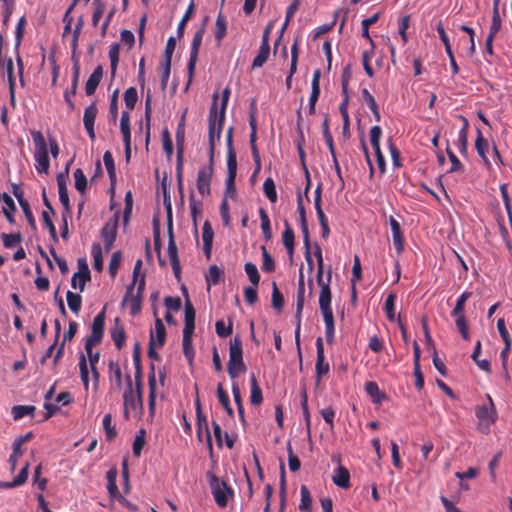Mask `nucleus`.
<instances>
[{"mask_svg":"<svg viewBox=\"0 0 512 512\" xmlns=\"http://www.w3.org/2000/svg\"><path fill=\"white\" fill-rule=\"evenodd\" d=\"M103 162L111 180L115 178V166L114 159L111 152L106 151L103 155Z\"/></svg>","mask_w":512,"mask_h":512,"instance_id":"obj_63","label":"nucleus"},{"mask_svg":"<svg viewBox=\"0 0 512 512\" xmlns=\"http://www.w3.org/2000/svg\"><path fill=\"white\" fill-rule=\"evenodd\" d=\"M332 480H333V483L340 488L347 489L350 487V473L342 465H339L334 470Z\"/></svg>","mask_w":512,"mask_h":512,"instance_id":"obj_19","label":"nucleus"},{"mask_svg":"<svg viewBox=\"0 0 512 512\" xmlns=\"http://www.w3.org/2000/svg\"><path fill=\"white\" fill-rule=\"evenodd\" d=\"M34 143L35 169L40 174H48L50 161L48 154V145L41 131H30Z\"/></svg>","mask_w":512,"mask_h":512,"instance_id":"obj_2","label":"nucleus"},{"mask_svg":"<svg viewBox=\"0 0 512 512\" xmlns=\"http://www.w3.org/2000/svg\"><path fill=\"white\" fill-rule=\"evenodd\" d=\"M103 427H104L106 439L109 440V441L113 440L116 437V435H117V431L115 429V426L112 425V416H111V414L104 415V417H103Z\"/></svg>","mask_w":512,"mask_h":512,"instance_id":"obj_46","label":"nucleus"},{"mask_svg":"<svg viewBox=\"0 0 512 512\" xmlns=\"http://www.w3.org/2000/svg\"><path fill=\"white\" fill-rule=\"evenodd\" d=\"M117 227L118 218L117 216H114L113 218H110L109 220L106 221L101 230V236L104 240V248L106 252H109L114 244L117 233Z\"/></svg>","mask_w":512,"mask_h":512,"instance_id":"obj_12","label":"nucleus"},{"mask_svg":"<svg viewBox=\"0 0 512 512\" xmlns=\"http://www.w3.org/2000/svg\"><path fill=\"white\" fill-rule=\"evenodd\" d=\"M90 280V272L86 263H84V270H79L74 273L71 279V285L74 289L79 288L80 291L84 290L85 284Z\"/></svg>","mask_w":512,"mask_h":512,"instance_id":"obj_21","label":"nucleus"},{"mask_svg":"<svg viewBox=\"0 0 512 512\" xmlns=\"http://www.w3.org/2000/svg\"><path fill=\"white\" fill-rule=\"evenodd\" d=\"M78 77H79V68L76 65L74 67V75H73V80H72V87L70 88V91L67 90L64 93V99H65L66 103L69 105V107L71 109L74 108V103L71 100V97L76 94L77 84H78Z\"/></svg>","mask_w":512,"mask_h":512,"instance_id":"obj_37","label":"nucleus"},{"mask_svg":"<svg viewBox=\"0 0 512 512\" xmlns=\"http://www.w3.org/2000/svg\"><path fill=\"white\" fill-rule=\"evenodd\" d=\"M263 265L262 269L266 272H273L275 270V263L272 256L268 253L265 246H261Z\"/></svg>","mask_w":512,"mask_h":512,"instance_id":"obj_56","label":"nucleus"},{"mask_svg":"<svg viewBox=\"0 0 512 512\" xmlns=\"http://www.w3.org/2000/svg\"><path fill=\"white\" fill-rule=\"evenodd\" d=\"M66 299H67L69 309L73 313L78 314V312L81 309V303H82L81 296L79 294L68 291L66 294Z\"/></svg>","mask_w":512,"mask_h":512,"instance_id":"obj_41","label":"nucleus"},{"mask_svg":"<svg viewBox=\"0 0 512 512\" xmlns=\"http://www.w3.org/2000/svg\"><path fill=\"white\" fill-rule=\"evenodd\" d=\"M315 256L317 259V283L320 286L319 293V307L323 316V320L325 323V337L328 343H333L334 341V316L331 308V290H330V282H331V271L328 272L326 280L323 277V256L321 249L317 247L315 252Z\"/></svg>","mask_w":512,"mask_h":512,"instance_id":"obj_1","label":"nucleus"},{"mask_svg":"<svg viewBox=\"0 0 512 512\" xmlns=\"http://www.w3.org/2000/svg\"><path fill=\"white\" fill-rule=\"evenodd\" d=\"M91 253L93 256V267L97 271H101L103 268V259H102V248L99 243H93Z\"/></svg>","mask_w":512,"mask_h":512,"instance_id":"obj_43","label":"nucleus"},{"mask_svg":"<svg viewBox=\"0 0 512 512\" xmlns=\"http://www.w3.org/2000/svg\"><path fill=\"white\" fill-rule=\"evenodd\" d=\"M244 269L252 285L258 286L260 281V274L258 272L256 265L251 262H247L244 265Z\"/></svg>","mask_w":512,"mask_h":512,"instance_id":"obj_50","label":"nucleus"},{"mask_svg":"<svg viewBox=\"0 0 512 512\" xmlns=\"http://www.w3.org/2000/svg\"><path fill=\"white\" fill-rule=\"evenodd\" d=\"M370 143L374 150L380 149V138L382 136V129L376 125L370 129Z\"/></svg>","mask_w":512,"mask_h":512,"instance_id":"obj_60","label":"nucleus"},{"mask_svg":"<svg viewBox=\"0 0 512 512\" xmlns=\"http://www.w3.org/2000/svg\"><path fill=\"white\" fill-rule=\"evenodd\" d=\"M227 370L232 379L246 371V365L243 361L242 341L238 336L230 340Z\"/></svg>","mask_w":512,"mask_h":512,"instance_id":"obj_4","label":"nucleus"},{"mask_svg":"<svg viewBox=\"0 0 512 512\" xmlns=\"http://www.w3.org/2000/svg\"><path fill=\"white\" fill-rule=\"evenodd\" d=\"M250 382V402L252 405H260L263 401V396L254 374L251 375Z\"/></svg>","mask_w":512,"mask_h":512,"instance_id":"obj_27","label":"nucleus"},{"mask_svg":"<svg viewBox=\"0 0 512 512\" xmlns=\"http://www.w3.org/2000/svg\"><path fill=\"white\" fill-rule=\"evenodd\" d=\"M499 0H495L493 4V16H492V23L490 26L489 34L496 36V34L499 32L501 28V17L499 14V8H498Z\"/></svg>","mask_w":512,"mask_h":512,"instance_id":"obj_36","label":"nucleus"},{"mask_svg":"<svg viewBox=\"0 0 512 512\" xmlns=\"http://www.w3.org/2000/svg\"><path fill=\"white\" fill-rule=\"evenodd\" d=\"M120 130L123 136V142L131 141L130 116L128 111H123L121 114Z\"/></svg>","mask_w":512,"mask_h":512,"instance_id":"obj_33","label":"nucleus"},{"mask_svg":"<svg viewBox=\"0 0 512 512\" xmlns=\"http://www.w3.org/2000/svg\"><path fill=\"white\" fill-rule=\"evenodd\" d=\"M227 32V22L222 13H219L215 23V38L221 42Z\"/></svg>","mask_w":512,"mask_h":512,"instance_id":"obj_38","label":"nucleus"},{"mask_svg":"<svg viewBox=\"0 0 512 512\" xmlns=\"http://www.w3.org/2000/svg\"><path fill=\"white\" fill-rule=\"evenodd\" d=\"M145 444V431L142 429L133 441V454L139 457Z\"/></svg>","mask_w":512,"mask_h":512,"instance_id":"obj_61","label":"nucleus"},{"mask_svg":"<svg viewBox=\"0 0 512 512\" xmlns=\"http://www.w3.org/2000/svg\"><path fill=\"white\" fill-rule=\"evenodd\" d=\"M287 451H288V465H289V469H290L291 472H297L300 469V467H301L300 460L293 453V450H292V447H291L290 444L287 447Z\"/></svg>","mask_w":512,"mask_h":512,"instance_id":"obj_62","label":"nucleus"},{"mask_svg":"<svg viewBox=\"0 0 512 512\" xmlns=\"http://www.w3.org/2000/svg\"><path fill=\"white\" fill-rule=\"evenodd\" d=\"M104 325L105 309H103L94 317L91 327V335L87 338L86 341L100 343L103 337Z\"/></svg>","mask_w":512,"mask_h":512,"instance_id":"obj_14","label":"nucleus"},{"mask_svg":"<svg viewBox=\"0 0 512 512\" xmlns=\"http://www.w3.org/2000/svg\"><path fill=\"white\" fill-rule=\"evenodd\" d=\"M458 118L462 122V127L460 128V130L458 132V139H457L458 147H459V152L462 155H466L467 151H468V128H469V122L462 115H459Z\"/></svg>","mask_w":512,"mask_h":512,"instance_id":"obj_16","label":"nucleus"},{"mask_svg":"<svg viewBox=\"0 0 512 512\" xmlns=\"http://www.w3.org/2000/svg\"><path fill=\"white\" fill-rule=\"evenodd\" d=\"M23 453H24V449L13 443V452L10 455L9 460H8V462L10 464L11 472L15 471V469L17 467L18 460L23 455Z\"/></svg>","mask_w":512,"mask_h":512,"instance_id":"obj_57","label":"nucleus"},{"mask_svg":"<svg viewBox=\"0 0 512 512\" xmlns=\"http://www.w3.org/2000/svg\"><path fill=\"white\" fill-rule=\"evenodd\" d=\"M208 166H203L199 169L197 175V190L202 196L210 194V184L213 174V162L209 160Z\"/></svg>","mask_w":512,"mask_h":512,"instance_id":"obj_11","label":"nucleus"},{"mask_svg":"<svg viewBox=\"0 0 512 512\" xmlns=\"http://www.w3.org/2000/svg\"><path fill=\"white\" fill-rule=\"evenodd\" d=\"M197 412H198V429H197L198 439L201 441L202 440V432H205L208 446H209V448H212V440H211V435H210V432L208 429V423L205 418H201L199 405L197 407Z\"/></svg>","mask_w":512,"mask_h":512,"instance_id":"obj_32","label":"nucleus"},{"mask_svg":"<svg viewBox=\"0 0 512 512\" xmlns=\"http://www.w3.org/2000/svg\"><path fill=\"white\" fill-rule=\"evenodd\" d=\"M472 293L465 291L463 292L456 301L455 307L452 310V314L465 311L466 301L471 297Z\"/></svg>","mask_w":512,"mask_h":512,"instance_id":"obj_64","label":"nucleus"},{"mask_svg":"<svg viewBox=\"0 0 512 512\" xmlns=\"http://www.w3.org/2000/svg\"><path fill=\"white\" fill-rule=\"evenodd\" d=\"M395 301H396V295L394 293H390L384 304V310L386 312L387 318L390 321H395Z\"/></svg>","mask_w":512,"mask_h":512,"instance_id":"obj_48","label":"nucleus"},{"mask_svg":"<svg viewBox=\"0 0 512 512\" xmlns=\"http://www.w3.org/2000/svg\"><path fill=\"white\" fill-rule=\"evenodd\" d=\"M451 316L455 318L456 327H457L459 333L461 334L462 338L464 340H468L469 339V328H468V324H467V320H466L464 312H459L456 314L451 313Z\"/></svg>","mask_w":512,"mask_h":512,"instance_id":"obj_26","label":"nucleus"},{"mask_svg":"<svg viewBox=\"0 0 512 512\" xmlns=\"http://www.w3.org/2000/svg\"><path fill=\"white\" fill-rule=\"evenodd\" d=\"M93 5L95 8L92 14V25L97 27L106 9V4L102 0H94Z\"/></svg>","mask_w":512,"mask_h":512,"instance_id":"obj_42","label":"nucleus"},{"mask_svg":"<svg viewBox=\"0 0 512 512\" xmlns=\"http://www.w3.org/2000/svg\"><path fill=\"white\" fill-rule=\"evenodd\" d=\"M232 327L233 323L231 319H229L228 325H226L222 319L216 321L215 323V330L220 338H226L229 336L232 333Z\"/></svg>","mask_w":512,"mask_h":512,"instance_id":"obj_47","label":"nucleus"},{"mask_svg":"<svg viewBox=\"0 0 512 512\" xmlns=\"http://www.w3.org/2000/svg\"><path fill=\"white\" fill-rule=\"evenodd\" d=\"M152 372L148 376V385H149V411L151 414L154 413L155 410V402H156V377L154 373V367H151Z\"/></svg>","mask_w":512,"mask_h":512,"instance_id":"obj_28","label":"nucleus"},{"mask_svg":"<svg viewBox=\"0 0 512 512\" xmlns=\"http://www.w3.org/2000/svg\"><path fill=\"white\" fill-rule=\"evenodd\" d=\"M300 494H301V500H300V504H299V509L301 511L309 512L311 505H312V499H311L310 492L305 485L301 486Z\"/></svg>","mask_w":512,"mask_h":512,"instance_id":"obj_45","label":"nucleus"},{"mask_svg":"<svg viewBox=\"0 0 512 512\" xmlns=\"http://www.w3.org/2000/svg\"><path fill=\"white\" fill-rule=\"evenodd\" d=\"M263 190L266 197L272 202L275 203L277 201V192L275 183L272 178H267L263 183Z\"/></svg>","mask_w":512,"mask_h":512,"instance_id":"obj_49","label":"nucleus"},{"mask_svg":"<svg viewBox=\"0 0 512 512\" xmlns=\"http://www.w3.org/2000/svg\"><path fill=\"white\" fill-rule=\"evenodd\" d=\"M488 403L478 405L475 409V415L478 419L479 429L482 432H489L490 426L497 418V412L492 401V398L487 395Z\"/></svg>","mask_w":512,"mask_h":512,"instance_id":"obj_6","label":"nucleus"},{"mask_svg":"<svg viewBox=\"0 0 512 512\" xmlns=\"http://www.w3.org/2000/svg\"><path fill=\"white\" fill-rule=\"evenodd\" d=\"M365 391L372 398L373 403L380 404L386 398V395L379 389L376 382H366Z\"/></svg>","mask_w":512,"mask_h":512,"instance_id":"obj_24","label":"nucleus"},{"mask_svg":"<svg viewBox=\"0 0 512 512\" xmlns=\"http://www.w3.org/2000/svg\"><path fill=\"white\" fill-rule=\"evenodd\" d=\"M111 338L114 341L115 346L121 349L125 344V331L119 318L114 320V325L110 329Z\"/></svg>","mask_w":512,"mask_h":512,"instance_id":"obj_20","label":"nucleus"},{"mask_svg":"<svg viewBox=\"0 0 512 512\" xmlns=\"http://www.w3.org/2000/svg\"><path fill=\"white\" fill-rule=\"evenodd\" d=\"M213 237L214 232L212 226L208 221H205L202 227V241L203 251L208 259L210 258L212 252Z\"/></svg>","mask_w":512,"mask_h":512,"instance_id":"obj_17","label":"nucleus"},{"mask_svg":"<svg viewBox=\"0 0 512 512\" xmlns=\"http://www.w3.org/2000/svg\"><path fill=\"white\" fill-rule=\"evenodd\" d=\"M119 54H120V45L118 43H113L109 49V60H110V68L112 77L115 75L118 62H119Z\"/></svg>","mask_w":512,"mask_h":512,"instance_id":"obj_35","label":"nucleus"},{"mask_svg":"<svg viewBox=\"0 0 512 512\" xmlns=\"http://www.w3.org/2000/svg\"><path fill=\"white\" fill-rule=\"evenodd\" d=\"M79 370H80V377L81 381L85 387V389H88L89 386V373H88V366L85 355H81L79 359Z\"/></svg>","mask_w":512,"mask_h":512,"instance_id":"obj_52","label":"nucleus"},{"mask_svg":"<svg viewBox=\"0 0 512 512\" xmlns=\"http://www.w3.org/2000/svg\"><path fill=\"white\" fill-rule=\"evenodd\" d=\"M317 359L315 364L316 378L319 382L321 377L329 372V364L325 362L324 345L321 337L316 340Z\"/></svg>","mask_w":512,"mask_h":512,"instance_id":"obj_13","label":"nucleus"},{"mask_svg":"<svg viewBox=\"0 0 512 512\" xmlns=\"http://www.w3.org/2000/svg\"><path fill=\"white\" fill-rule=\"evenodd\" d=\"M259 216H260L261 229H262L263 235L266 240H270L272 238V230H271L270 220H269V217H268L266 211L263 208H261L259 210Z\"/></svg>","mask_w":512,"mask_h":512,"instance_id":"obj_40","label":"nucleus"},{"mask_svg":"<svg viewBox=\"0 0 512 512\" xmlns=\"http://www.w3.org/2000/svg\"><path fill=\"white\" fill-rule=\"evenodd\" d=\"M185 325L183 332L194 333L195 329V310L192 303L187 299L185 302Z\"/></svg>","mask_w":512,"mask_h":512,"instance_id":"obj_22","label":"nucleus"},{"mask_svg":"<svg viewBox=\"0 0 512 512\" xmlns=\"http://www.w3.org/2000/svg\"><path fill=\"white\" fill-rule=\"evenodd\" d=\"M138 99L137 90L134 87L128 88L124 92V102L128 109H133Z\"/></svg>","mask_w":512,"mask_h":512,"instance_id":"obj_55","label":"nucleus"},{"mask_svg":"<svg viewBox=\"0 0 512 512\" xmlns=\"http://www.w3.org/2000/svg\"><path fill=\"white\" fill-rule=\"evenodd\" d=\"M218 94L213 95V103L209 111V158L213 162L216 142L219 141L224 118H220L217 110Z\"/></svg>","mask_w":512,"mask_h":512,"instance_id":"obj_5","label":"nucleus"},{"mask_svg":"<svg viewBox=\"0 0 512 512\" xmlns=\"http://www.w3.org/2000/svg\"><path fill=\"white\" fill-rule=\"evenodd\" d=\"M103 77V68L102 66H97L92 74L89 76L86 84H85V92L88 96H91L95 93L101 79Z\"/></svg>","mask_w":512,"mask_h":512,"instance_id":"obj_18","label":"nucleus"},{"mask_svg":"<svg viewBox=\"0 0 512 512\" xmlns=\"http://www.w3.org/2000/svg\"><path fill=\"white\" fill-rule=\"evenodd\" d=\"M269 54H270L269 49H265V47H260L258 54L253 59L252 68L255 69V68L262 67L268 60Z\"/></svg>","mask_w":512,"mask_h":512,"instance_id":"obj_54","label":"nucleus"},{"mask_svg":"<svg viewBox=\"0 0 512 512\" xmlns=\"http://www.w3.org/2000/svg\"><path fill=\"white\" fill-rule=\"evenodd\" d=\"M208 18L206 17L204 20V23L201 25V27L195 32L192 43H191V49H190V56L188 61V76H189V83L192 81V77L195 71L197 59H198V53L199 48L201 46L203 36L205 34V28H206V22Z\"/></svg>","mask_w":512,"mask_h":512,"instance_id":"obj_9","label":"nucleus"},{"mask_svg":"<svg viewBox=\"0 0 512 512\" xmlns=\"http://www.w3.org/2000/svg\"><path fill=\"white\" fill-rule=\"evenodd\" d=\"M207 477L216 504L221 508L226 507L229 498L233 495V490L217 476L208 474Z\"/></svg>","mask_w":512,"mask_h":512,"instance_id":"obj_7","label":"nucleus"},{"mask_svg":"<svg viewBox=\"0 0 512 512\" xmlns=\"http://www.w3.org/2000/svg\"><path fill=\"white\" fill-rule=\"evenodd\" d=\"M373 53H374V48H371L370 50H366L363 52L362 54V64H363V68L366 72V74L372 78L374 76V71L370 65V60L373 56Z\"/></svg>","mask_w":512,"mask_h":512,"instance_id":"obj_58","label":"nucleus"},{"mask_svg":"<svg viewBox=\"0 0 512 512\" xmlns=\"http://www.w3.org/2000/svg\"><path fill=\"white\" fill-rule=\"evenodd\" d=\"M6 71L9 82V94H10V103L13 107H15L16 99H15V78H14V65L12 59H8L6 62Z\"/></svg>","mask_w":512,"mask_h":512,"instance_id":"obj_23","label":"nucleus"},{"mask_svg":"<svg viewBox=\"0 0 512 512\" xmlns=\"http://www.w3.org/2000/svg\"><path fill=\"white\" fill-rule=\"evenodd\" d=\"M304 274L302 272V269L300 270L299 280H298V291H297V303H296V328H295V341L296 345L299 348L300 347V328H301V316H302V310L304 306Z\"/></svg>","mask_w":512,"mask_h":512,"instance_id":"obj_10","label":"nucleus"},{"mask_svg":"<svg viewBox=\"0 0 512 512\" xmlns=\"http://www.w3.org/2000/svg\"><path fill=\"white\" fill-rule=\"evenodd\" d=\"M164 203L167 209L169 221V241H168V256L171 262L172 269L176 277L180 275V262L178 259L177 246L172 232V208L170 199L165 196Z\"/></svg>","mask_w":512,"mask_h":512,"instance_id":"obj_8","label":"nucleus"},{"mask_svg":"<svg viewBox=\"0 0 512 512\" xmlns=\"http://www.w3.org/2000/svg\"><path fill=\"white\" fill-rule=\"evenodd\" d=\"M320 77L321 72L319 69L315 70L311 82V94L309 97V103L316 104L320 95Z\"/></svg>","mask_w":512,"mask_h":512,"instance_id":"obj_30","label":"nucleus"},{"mask_svg":"<svg viewBox=\"0 0 512 512\" xmlns=\"http://www.w3.org/2000/svg\"><path fill=\"white\" fill-rule=\"evenodd\" d=\"M127 381L128 385L123 393L124 417L126 419H129L130 415L140 417L143 409L140 382L137 383V390L134 391L129 375Z\"/></svg>","mask_w":512,"mask_h":512,"instance_id":"obj_3","label":"nucleus"},{"mask_svg":"<svg viewBox=\"0 0 512 512\" xmlns=\"http://www.w3.org/2000/svg\"><path fill=\"white\" fill-rule=\"evenodd\" d=\"M74 182H75V188L83 193L86 190L87 187V179L84 175L83 171L81 169H76L73 173Z\"/></svg>","mask_w":512,"mask_h":512,"instance_id":"obj_53","label":"nucleus"},{"mask_svg":"<svg viewBox=\"0 0 512 512\" xmlns=\"http://www.w3.org/2000/svg\"><path fill=\"white\" fill-rule=\"evenodd\" d=\"M97 344L98 343L90 341L85 342V351L89 359L90 366L97 365V363L99 362V352H93V347L96 346Z\"/></svg>","mask_w":512,"mask_h":512,"instance_id":"obj_59","label":"nucleus"},{"mask_svg":"<svg viewBox=\"0 0 512 512\" xmlns=\"http://www.w3.org/2000/svg\"><path fill=\"white\" fill-rule=\"evenodd\" d=\"M294 231L290 227L289 223L285 221V230L282 234L283 245L285 246L288 254L292 255L294 252Z\"/></svg>","mask_w":512,"mask_h":512,"instance_id":"obj_29","label":"nucleus"},{"mask_svg":"<svg viewBox=\"0 0 512 512\" xmlns=\"http://www.w3.org/2000/svg\"><path fill=\"white\" fill-rule=\"evenodd\" d=\"M97 113L98 109L94 102L91 103L88 107H86L83 115L84 126L94 125Z\"/></svg>","mask_w":512,"mask_h":512,"instance_id":"obj_44","label":"nucleus"},{"mask_svg":"<svg viewBox=\"0 0 512 512\" xmlns=\"http://www.w3.org/2000/svg\"><path fill=\"white\" fill-rule=\"evenodd\" d=\"M152 334L154 335V343H156L159 347L163 346L165 342L166 331L161 319H156L155 329L154 332H151V335Z\"/></svg>","mask_w":512,"mask_h":512,"instance_id":"obj_34","label":"nucleus"},{"mask_svg":"<svg viewBox=\"0 0 512 512\" xmlns=\"http://www.w3.org/2000/svg\"><path fill=\"white\" fill-rule=\"evenodd\" d=\"M36 408L33 405H17L12 407V416L14 420H20L25 416H33Z\"/></svg>","mask_w":512,"mask_h":512,"instance_id":"obj_31","label":"nucleus"},{"mask_svg":"<svg viewBox=\"0 0 512 512\" xmlns=\"http://www.w3.org/2000/svg\"><path fill=\"white\" fill-rule=\"evenodd\" d=\"M389 224L392 231L393 245L398 255L404 251V237L399 222L393 217H389Z\"/></svg>","mask_w":512,"mask_h":512,"instance_id":"obj_15","label":"nucleus"},{"mask_svg":"<svg viewBox=\"0 0 512 512\" xmlns=\"http://www.w3.org/2000/svg\"><path fill=\"white\" fill-rule=\"evenodd\" d=\"M222 271L216 265H211L206 275V282L208 286L217 285L221 279Z\"/></svg>","mask_w":512,"mask_h":512,"instance_id":"obj_51","label":"nucleus"},{"mask_svg":"<svg viewBox=\"0 0 512 512\" xmlns=\"http://www.w3.org/2000/svg\"><path fill=\"white\" fill-rule=\"evenodd\" d=\"M192 336L193 333H187L183 332V352L185 357L188 359L189 362H191L194 358L195 352L192 346Z\"/></svg>","mask_w":512,"mask_h":512,"instance_id":"obj_39","label":"nucleus"},{"mask_svg":"<svg viewBox=\"0 0 512 512\" xmlns=\"http://www.w3.org/2000/svg\"><path fill=\"white\" fill-rule=\"evenodd\" d=\"M475 148H476L479 156L484 160L485 164L490 166V162L488 161V159L486 157V152L488 151L489 144H488L487 140L484 139L480 129H477Z\"/></svg>","mask_w":512,"mask_h":512,"instance_id":"obj_25","label":"nucleus"}]
</instances>
